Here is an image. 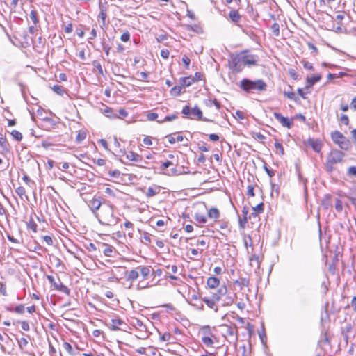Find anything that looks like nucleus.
<instances>
[{"label":"nucleus","instance_id":"obj_1","mask_svg":"<svg viewBox=\"0 0 356 356\" xmlns=\"http://www.w3.org/2000/svg\"><path fill=\"white\" fill-rule=\"evenodd\" d=\"M115 206L109 201H103V206L96 218L98 222L103 225L113 226L118 224L120 219L114 215Z\"/></svg>","mask_w":356,"mask_h":356},{"label":"nucleus","instance_id":"obj_2","mask_svg":"<svg viewBox=\"0 0 356 356\" xmlns=\"http://www.w3.org/2000/svg\"><path fill=\"white\" fill-rule=\"evenodd\" d=\"M239 86L247 93H260L267 90V84L262 79L252 81L245 78L240 81Z\"/></svg>","mask_w":356,"mask_h":356},{"label":"nucleus","instance_id":"obj_3","mask_svg":"<svg viewBox=\"0 0 356 356\" xmlns=\"http://www.w3.org/2000/svg\"><path fill=\"white\" fill-rule=\"evenodd\" d=\"M345 154L338 149H332L327 157L325 163V169L327 172H332L334 170V165L341 163L343 160Z\"/></svg>","mask_w":356,"mask_h":356},{"label":"nucleus","instance_id":"obj_4","mask_svg":"<svg viewBox=\"0 0 356 356\" xmlns=\"http://www.w3.org/2000/svg\"><path fill=\"white\" fill-rule=\"evenodd\" d=\"M108 327L112 330H122L125 331L127 327V324L121 318H112L108 324Z\"/></svg>","mask_w":356,"mask_h":356},{"label":"nucleus","instance_id":"obj_5","mask_svg":"<svg viewBox=\"0 0 356 356\" xmlns=\"http://www.w3.org/2000/svg\"><path fill=\"white\" fill-rule=\"evenodd\" d=\"M241 56H242V63H243L244 65L252 66L257 65V62L259 61L258 56L248 54L245 52L241 53Z\"/></svg>","mask_w":356,"mask_h":356},{"label":"nucleus","instance_id":"obj_6","mask_svg":"<svg viewBox=\"0 0 356 356\" xmlns=\"http://www.w3.org/2000/svg\"><path fill=\"white\" fill-rule=\"evenodd\" d=\"M47 278L56 290L61 291L67 295H70V290L66 286L63 285L61 282H56L54 276L47 275Z\"/></svg>","mask_w":356,"mask_h":356},{"label":"nucleus","instance_id":"obj_7","mask_svg":"<svg viewBox=\"0 0 356 356\" xmlns=\"http://www.w3.org/2000/svg\"><path fill=\"white\" fill-rule=\"evenodd\" d=\"M230 65L231 68L237 72H239L243 70V67L245 65L243 63H242V56H241V54L232 58Z\"/></svg>","mask_w":356,"mask_h":356},{"label":"nucleus","instance_id":"obj_8","mask_svg":"<svg viewBox=\"0 0 356 356\" xmlns=\"http://www.w3.org/2000/svg\"><path fill=\"white\" fill-rule=\"evenodd\" d=\"M191 116L189 117L191 119H196L198 120H202L205 122H213L214 121L212 120H209L208 118H204L202 115V111L197 106L193 107L191 110Z\"/></svg>","mask_w":356,"mask_h":356},{"label":"nucleus","instance_id":"obj_9","mask_svg":"<svg viewBox=\"0 0 356 356\" xmlns=\"http://www.w3.org/2000/svg\"><path fill=\"white\" fill-rule=\"evenodd\" d=\"M273 115L275 118L284 127H287L288 129L291 128L293 125V122L292 120L289 119L288 118L284 117L280 113H274Z\"/></svg>","mask_w":356,"mask_h":356},{"label":"nucleus","instance_id":"obj_10","mask_svg":"<svg viewBox=\"0 0 356 356\" xmlns=\"http://www.w3.org/2000/svg\"><path fill=\"white\" fill-rule=\"evenodd\" d=\"M88 206L90 207L92 212L96 216V214H98L99 212L97 211L101 210L103 206V202H102L99 198H92L90 201H89Z\"/></svg>","mask_w":356,"mask_h":356},{"label":"nucleus","instance_id":"obj_11","mask_svg":"<svg viewBox=\"0 0 356 356\" xmlns=\"http://www.w3.org/2000/svg\"><path fill=\"white\" fill-rule=\"evenodd\" d=\"M221 327L225 337L236 338V326L235 325H222Z\"/></svg>","mask_w":356,"mask_h":356},{"label":"nucleus","instance_id":"obj_12","mask_svg":"<svg viewBox=\"0 0 356 356\" xmlns=\"http://www.w3.org/2000/svg\"><path fill=\"white\" fill-rule=\"evenodd\" d=\"M0 147L5 152H9L10 149V146L6 138L2 134H0Z\"/></svg>","mask_w":356,"mask_h":356},{"label":"nucleus","instance_id":"obj_13","mask_svg":"<svg viewBox=\"0 0 356 356\" xmlns=\"http://www.w3.org/2000/svg\"><path fill=\"white\" fill-rule=\"evenodd\" d=\"M220 300V296L217 294H213L212 296V299H209L208 298H204L203 301L207 304V305L210 308H213L216 302Z\"/></svg>","mask_w":356,"mask_h":356},{"label":"nucleus","instance_id":"obj_14","mask_svg":"<svg viewBox=\"0 0 356 356\" xmlns=\"http://www.w3.org/2000/svg\"><path fill=\"white\" fill-rule=\"evenodd\" d=\"M331 138H332V140H333V142L337 145H339V143L344 140V138H346V137L339 131H334V132H332L331 134Z\"/></svg>","mask_w":356,"mask_h":356},{"label":"nucleus","instance_id":"obj_15","mask_svg":"<svg viewBox=\"0 0 356 356\" xmlns=\"http://www.w3.org/2000/svg\"><path fill=\"white\" fill-rule=\"evenodd\" d=\"M101 247L103 248L102 252L106 257H113V252L115 251V248L108 244L102 243Z\"/></svg>","mask_w":356,"mask_h":356},{"label":"nucleus","instance_id":"obj_16","mask_svg":"<svg viewBox=\"0 0 356 356\" xmlns=\"http://www.w3.org/2000/svg\"><path fill=\"white\" fill-rule=\"evenodd\" d=\"M126 158L131 161H136V162H140L143 160L142 156L134 152H129L126 154Z\"/></svg>","mask_w":356,"mask_h":356},{"label":"nucleus","instance_id":"obj_17","mask_svg":"<svg viewBox=\"0 0 356 356\" xmlns=\"http://www.w3.org/2000/svg\"><path fill=\"white\" fill-rule=\"evenodd\" d=\"M138 276L139 272L137 269L126 272V278L128 281L133 282L136 280Z\"/></svg>","mask_w":356,"mask_h":356},{"label":"nucleus","instance_id":"obj_18","mask_svg":"<svg viewBox=\"0 0 356 356\" xmlns=\"http://www.w3.org/2000/svg\"><path fill=\"white\" fill-rule=\"evenodd\" d=\"M208 216L216 221L220 218V211L217 208L212 207L208 211Z\"/></svg>","mask_w":356,"mask_h":356},{"label":"nucleus","instance_id":"obj_19","mask_svg":"<svg viewBox=\"0 0 356 356\" xmlns=\"http://www.w3.org/2000/svg\"><path fill=\"white\" fill-rule=\"evenodd\" d=\"M321 79V76L320 74L313 76L312 77L307 78V85L306 86V88H311L316 83L319 81Z\"/></svg>","mask_w":356,"mask_h":356},{"label":"nucleus","instance_id":"obj_20","mask_svg":"<svg viewBox=\"0 0 356 356\" xmlns=\"http://www.w3.org/2000/svg\"><path fill=\"white\" fill-rule=\"evenodd\" d=\"M229 17L231 19V20L235 24L239 22V21L241 19V16L239 15L238 10H230L229 13Z\"/></svg>","mask_w":356,"mask_h":356},{"label":"nucleus","instance_id":"obj_21","mask_svg":"<svg viewBox=\"0 0 356 356\" xmlns=\"http://www.w3.org/2000/svg\"><path fill=\"white\" fill-rule=\"evenodd\" d=\"M220 281L217 277H210L207 279V284L211 289H215L219 285Z\"/></svg>","mask_w":356,"mask_h":356},{"label":"nucleus","instance_id":"obj_22","mask_svg":"<svg viewBox=\"0 0 356 356\" xmlns=\"http://www.w3.org/2000/svg\"><path fill=\"white\" fill-rule=\"evenodd\" d=\"M149 268H150L149 266H140L137 267L136 269L140 270V274L143 275V279L145 280L149 275V273H150Z\"/></svg>","mask_w":356,"mask_h":356},{"label":"nucleus","instance_id":"obj_23","mask_svg":"<svg viewBox=\"0 0 356 356\" xmlns=\"http://www.w3.org/2000/svg\"><path fill=\"white\" fill-rule=\"evenodd\" d=\"M195 81V79L191 76L182 77L180 79L182 87H188Z\"/></svg>","mask_w":356,"mask_h":356},{"label":"nucleus","instance_id":"obj_24","mask_svg":"<svg viewBox=\"0 0 356 356\" xmlns=\"http://www.w3.org/2000/svg\"><path fill=\"white\" fill-rule=\"evenodd\" d=\"M339 147L343 149V150H348L350 148V140L348 139H347L346 138H344V140H341L339 145Z\"/></svg>","mask_w":356,"mask_h":356},{"label":"nucleus","instance_id":"obj_25","mask_svg":"<svg viewBox=\"0 0 356 356\" xmlns=\"http://www.w3.org/2000/svg\"><path fill=\"white\" fill-rule=\"evenodd\" d=\"M178 118V113H174L172 115L165 116L163 120H157L158 123L162 124L165 122H170L176 120Z\"/></svg>","mask_w":356,"mask_h":356},{"label":"nucleus","instance_id":"obj_26","mask_svg":"<svg viewBox=\"0 0 356 356\" xmlns=\"http://www.w3.org/2000/svg\"><path fill=\"white\" fill-rule=\"evenodd\" d=\"M309 144L315 152H319L321 151V143L320 141L312 140L309 142Z\"/></svg>","mask_w":356,"mask_h":356},{"label":"nucleus","instance_id":"obj_27","mask_svg":"<svg viewBox=\"0 0 356 356\" xmlns=\"http://www.w3.org/2000/svg\"><path fill=\"white\" fill-rule=\"evenodd\" d=\"M99 9H100V13L99 14V17L101 18V19L102 20V24L103 25L105 24V19L106 18V8L102 5V3H100L99 4Z\"/></svg>","mask_w":356,"mask_h":356},{"label":"nucleus","instance_id":"obj_28","mask_svg":"<svg viewBox=\"0 0 356 356\" xmlns=\"http://www.w3.org/2000/svg\"><path fill=\"white\" fill-rule=\"evenodd\" d=\"M182 88L181 86H174L170 91V95L175 97L179 96L181 93Z\"/></svg>","mask_w":356,"mask_h":356},{"label":"nucleus","instance_id":"obj_29","mask_svg":"<svg viewBox=\"0 0 356 356\" xmlns=\"http://www.w3.org/2000/svg\"><path fill=\"white\" fill-rule=\"evenodd\" d=\"M195 220L200 224H204L207 221V217L204 215L199 213H196L195 214Z\"/></svg>","mask_w":356,"mask_h":356},{"label":"nucleus","instance_id":"obj_30","mask_svg":"<svg viewBox=\"0 0 356 356\" xmlns=\"http://www.w3.org/2000/svg\"><path fill=\"white\" fill-rule=\"evenodd\" d=\"M236 284L242 289L245 286H248L249 285V280L245 277H241L239 280L236 281Z\"/></svg>","mask_w":356,"mask_h":356},{"label":"nucleus","instance_id":"obj_31","mask_svg":"<svg viewBox=\"0 0 356 356\" xmlns=\"http://www.w3.org/2000/svg\"><path fill=\"white\" fill-rule=\"evenodd\" d=\"M103 113L110 118H116L118 117L117 114H113L112 109L108 106H105V108L103 110Z\"/></svg>","mask_w":356,"mask_h":356},{"label":"nucleus","instance_id":"obj_32","mask_svg":"<svg viewBox=\"0 0 356 356\" xmlns=\"http://www.w3.org/2000/svg\"><path fill=\"white\" fill-rule=\"evenodd\" d=\"M51 88L54 92L61 96L65 92V90L62 86L54 85Z\"/></svg>","mask_w":356,"mask_h":356},{"label":"nucleus","instance_id":"obj_33","mask_svg":"<svg viewBox=\"0 0 356 356\" xmlns=\"http://www.w3.org/2000/svg\"><path fill=\"white\" fill-rule=\"evenodd\" d=\"M250 264L252 266H256L257 268H259V257L253 255L250 258Z\"/></svg>","mask_w":356,"mask_h":356},{"label":"nucleus","instance_id":"obj_34","mask_svg":"<svg viewBox=\"0 0 356 356\" xmlns=\"http://www.w3.org/2000/svg\"><path fill=\"white\" fill-rule=\"evenodd\" d=\"M270 30L273 32V35L275 36H279L280 35V25L278 23H274L271 27Z\"/></svg>","mask_w":356,"mask_h":356},{"label":"nucleus","instance_id":"obj_35","mask_svg":"<svg viewBox=\"0 0 356 356\" xmlns=\"http://www.w3.org/2000/svg\"><path fill=\"white\" fill-rule=\"evenodd\" d=\"M30 18H31V19L32 20V22H33V24L35 25L38 24L39 19L38 18V14H37V11L36 10H32L31 11V13H30Z\"/></svg>","mask_w":356,"mask_h":356},{"label":"nucleus","instance_id":"obj_36","mask_svg":"<svg viewBox=\"0 0 356 356\" xmlns=\"http://www.w3.org/2000/svg\"><path fill=\"white\" fill-rule=\"evenodd\" d=\"M63 348L71 355H74L75 353L73 352L72 346L68 342H64L63 344Z\"/></svg>","mask_w":356,"mask_h":356},{"label":"nucleus","instance_id":"obj_37","mask_svg":"<svg viewBox=\"0 0 356 356\" xmlns=\"http://www.w3.org/2000/svg\"><path fill=\"white\" fill-rule=\"evenodd\" d=\"M27 227L29 229L33 230L34 232H37V224L33 220V219L31 218L29 221L27 222Z\"/></svg>","mask_w":356,"mask_h":356},{"label":"nucleus","instance_id":"obj_38","mask_svg":"<svg viewBox=\"0 0 356 356\" xmlns=\"http://www.w3.org/2000/svg\"><path fill=\"white\" fill-rule=\"evenodd\" d=\"M202 341L207 346H211L213 345V339L211 337H208V336L202 337Z\"/></svg>","mask_w":356,"mask_h":356},{"label":"nucleus","instance_id":"obj_39","mask_svg":"<svg viewBox=\"0 0 356 356\" xmlns=\"http://www.w3.org/2000/svg\"><path fill=\"white\" fill-rule=\"evenodd\" d=\"M10 134L17 141H21L22 140V134L17 130L12 131Z\"/></svg>","mask_w":356,"mask_h":356},{"label":"nucleus","instance_id":"obj_40","mask_svg":"<svg viewBox=\"0 0 356 356\" xmlns=\"http://www.w3.org/2000/svg\"><path fill=\"white\" fill-rule=\"evenodd\" d=\"M334 208L336 211L339 213H341L343 210V203L342 201L339 199H337L335 201Z\"/></svg>","mask_w":356,"mask_h":356},{"label":"nucleus","instance_id":"obj_41","mask_svg":"<svg viewBox=\"0 0 356 356\" xmlns=\"http://www.w3.org/2000/svg\"><path fill=\"white\" fill-rule=\"evenodd\" d=\"M134 326L139 328L140 330H146V326L141 320L136 319L134 323Z\"/></svg>","mask_w":356,"mask_h":356},{"label":"nucleus","instance_id":"obj_42","mask_svg":"<svg viewBox=\"0 0 356 356\" xmlns=\"http://www.w3.org/2000/svg\"><path fill=\"white\" fill-rule=\"evenodd\" d=\"M92 66L98 70L99 74H100L102 75L103 74V69H102V65L100 64V63L99 61L94 60L92 62Z\"/></svg>","mask_w":356,"mask_h":356},{"label":"nucleus","instance_id":"obj_43","mask_svg":"<svg viewBox=\"0 0 356 356\" xmlns=\"http://www.w3.org/2000/svg\"><path fill=\"white\" fill-rule=\"evenodd\" d=\"M17 342H18V344H19V346L20 349H22V350L25 346H27V344H28V341H27V339H25V338H23V337H22V338H21V339H18Z\"/></svg>","mask_w":356,"mask_h":356},{"label":"nucleus","instance_id":"obj_44","mask_svg":"<svg viewBox=\"0 0 356 356\" xmlns=\"http://www.w3.org/2000/svg\"><path fill=\"white\" fill-rule=\"evenodd\" d=\"M264 203H262V202L257 204L256 207H253L254 211H255L256 213H262L264 211Z\"/></svg>","mask_w":356,"mask_h":356},{"label":"nucleus","instance_id":"obj_45","mask_svg":"<svg viewBox=\"0 0 356 356\" xmlns=\"http://www.w3.org/2000/svg\"><path fill=\"white\" fill-rule=\"evenodd\" d=\"M14 311L17 313V314H23L25 311V307L24 305L21 304V305H19L17 306H16L15 308H14Z\"/></svg>","mask_w":356,"mask_h":356},{"label":"nucleus","instance_id":"obj_46","mask_svg":"<svg viewBox=\"0 0 356 356\" xmlns=\"http://www.w3.org/2000/svg\"><path fill=\"white\" fill-rule=\"evenodd\" d=\"M258 334H259V338H260L261 342L263 343H264L265 340L266 339V336L264 327L263 325H262V330L261 331H259Z\"/></svg>","mask_w":356,"mask_h":356},{"label":"nucleus","instance_id":"obj_47","mask_svg":"<svg viewBox=\"0 0 356 356\" xmlns=\"http://www.w3.org/2000/svg\"><path fill=\"white\" fill-rule=\"evenodd\" d=\"M156 193H158V191H156V190H154L152 187H149L148 189H147V191L146 193V195L148 197H151L154 196Z\"/></svg>","mask_w":356,"mask_h":356},{"label":"nucleus","instance_id":"obj_48","mask_svg":"<svg viewBox=\"0 0 356 356\" xmlns=\"http://www.w3.org/2000/svg\"><path fill=\"white\" fill-rule=\"evenodd\" d=\"M347 175L348 176L356 177V166H350V168H348Z\"/></svg>","mask_w":356,"mask_h":356},{"label":"nucleus","instance_id":"obj_49","mask_svg":"<svg viewBox=\"0 0 356 356\" xmlns=\"http://www.w3.org/2000/svg\"><path fill=\"white\" fill-rule=\"evenodd\" d=\"M227 292V287L225 286H221L220 287V289H218V293H216L217 295L222 296H225Z\"/></svg>","mask_w":356,"mask_h":356},{"label":"nucleus","instance_id":"obj_50","mask_svg":"<svg viewBox=\"0 0 356 356\" xmlns=\"http://www.w3.org/2000/svg\"><path fill=\"white\" fill-rule=\"evenodd\" d=\"M16 191V193L19 196V197H22L25 193H26V190L25 188L23 187V186H19L16 188L15 190Z\"/></svg>","mask_w":356,"mask_h":356},{"label":"nucleus","instance_id":"obj_51","mask_svg":"<svg viewBox=\"0 0 356 356\" xmlns=\"http://www.w3.org/2000/svg\"><path fill=\"white\" fill-rule=\"evenodd\" d=\"M191 108L188 105H186L182 108L181 113L185 115H190L191 114Z\"/></svg>","mask_w":356,"mask_h":356},{"label":"nucleus","instance_id":"obj_52","mask_svg":"<svg viewBox=\"0 0 356 356\" xmlns=\"http://www.w3.org/2000/svg\"><path fill=\"white\" fill-rule=\"evenodd\" d=\"M109 175L111 177L119 178L121 175V172L118 170H114L109 171Z\"/></svg>","mask_w":356,"mask_h":356},{"label":"nucleus","instance_id":"obj_53","mask_svg":"<svg viewBox=\"0 0 356 356\" xmlns=\"http://www.w3.org/2000/svg\"><path fill=\"white\" fill-rule=\"evenodd\" d=\"M158 118V114L156 113H149L147 115V118L148 120L154 121L156 120Z\"/></svg>","mask_w":356,"mask_h":356},{"label":"nucleus","instance_id":"obj_54","mask_svg":"<svg viewBox=\"0 0 356 356\" xmlns=\"http://www.w3.org/2000/svg\"><path fill=\"white\" fill-rule=\"evenodd\" d=\"M275 148L280 151V153L281 155H283L284 154V147L282 145V143H280V142H276L275 143Z\"/></svg>","mask_w":356,"mask_h":356},{"label":"nucleus","instance_id":"obj_55","mask_svg":"<svg viewBox=\"0 0 356 356\" xmlns=\"http://www.w3.org/2000/svg\"><path fill=\"white\" fill-rule=\"evenodd\" d=\"M120 39L122 42H128L130 40V34L128 31L124 33L121 37Z\"/></svg>","mask_w":356,"mask_h":356},{"label":"nucleus","instance_id":"obj_56","mask_svg":"<svg viewBox=\"0 0 356 356\" xmlns=\"http://www.w3.org/2000/svg\"><path fill=\"white\" fill-rule=\"evenodd\" d=\"M340 122L346 125L349 124V118L347 115L343 114L340 118Z\"/></svg>","mask_w":356,"mask_h":356},{"label":"nucleus","instance_id":"obj_57","mask_svg":"<svg viewBox=\"0 0 356 356\" xmlns=\"http://www.w3.org/2000/svg\"><path fill=\"white\" fill-rule=\"evenodd\" d=\"M352 329H353L352 324L348 323V324L346 325V326L345 327L343 328L342 334H348V333L350 332H351Z\"/></svg>","mask_w":356,"mask_h":356},{"label":"nucleus","instance_id":"obj_58","mask_svg":"<svg viewBox=\"0 0 356 356\" xmlns=\"http://www.w3.org/2000/svg\"><path fill=\"white\" fill-rule=\"evenodd\" d=\"M284 95L289 99H291V100H296V94L291 91V92H284Z\"/></svg>","mask_w":356,"mask_h":356},{"label":"nucleus","instance_id":"obj_59","mask_svg":"<svg viewBox=\"0 0 356 356\" xmlns=\"http://www.w3.org/2000/svg\"><path fill=\"white\" fill-rule=\"evenodd\" d=\"M181 60H182V62L184 63V65H185V67H186V69H188V67H189V65H190V62H191L190 58H189L187 56L184 55V56L182 57Z\"/></svg>","mask_w":356,"mask_h":356},{"label":"nucleus","instance_id":"obj_60","mask_svg":"<svg viewBox=\"0 0 356 356\" xmlns=\"http://www.w3.org/2000/svg\"><path fill=\"white\" fill-rule=\"evenodd\" d=\"M171 165H172V163L171 161H168L164 162L161 166V170L164 171Z\"/></svg>","mask_w":356,"mask_h":356},{"label":"nucleus","instance_id":"obj_61","mask_svg":"<svg viewBox=\"0 0 356 356\" xmlns=\"http://www.w3.org/2000/svg\"><path fill=\"white\" fill-rule=\"evenodd\" d=\"M102 48H103V50L104 51L106 55L108 56L110 49H111V47L108 44H106L104 42H102Z\"/></svg>","mask_w":356,"mask_h":356},{"label":"nucleus","instance_id":"obj_62","mask_svg":"<svg viewBox=\"0 0 356 356\" xmlns=\"http://www.w3.org/2000/svg\"><path fill=\"white\" fill-rule=\"evenodd\" d=\"M171 335L170 333L165 332L161 337L160 339L163 341H168L170 339Z\"/></svg>","mask_w":356,"mask_h":356},{"label":"nucleus","instance_id":"obj_63","mask_svg":"<svg viewBox=\"0 0 356 356\" xmlns=\"http://www.w3.org/2000/svg\"><path fill=\"white\" fill-rule=\"evenodd\" d=\"M170 55V51L168 49H162L161 51V56L165 59L168 58Z\"/></svg>","mask_w":356,"mask_h":356},{"label":"nucleus","instance_id":"obj_64","mask_svg":"<svg viewBox=\"0 0 356 356\" xmlns=\"http://www.w3.org/2000/svg\"><path fill=\"white\" fill-rule=\"evenodd\" d=\"M234 297L227 296L225 300L224 305H231L234 302Z\"/></svg>","mask_w":356,"mask_h":356}]
</instances>
